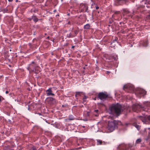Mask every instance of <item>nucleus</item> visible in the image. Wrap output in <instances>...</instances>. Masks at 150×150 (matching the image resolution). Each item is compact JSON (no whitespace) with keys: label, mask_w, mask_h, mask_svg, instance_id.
<instances>
[{"label":"nucleus","mask_w":150,"mask_h":150,"mask_svg":"<svg viewBox=\"0 0 150 150\" xmlns=\"http://www.w3.org/2000/svg\"><path fill=\"white\" fill-rule=\"evenodd\" d=\"M121 108V106L119 104L113 105L110 108L109 113L118 116L120 114Z\"/></svg>","instance_id":"1"},{"label":"nucleus","mask_w":150,"mask_h":150,"mask_svg":"<svg viewBox=\"0 0 150 150\" xmlns=\"http://www.w3.org/2000/svg\"><path fill=\"white\" fill-rule=\"evenodd\" d=\"M116 126V124L114 120L110 121L108 122L107 129L108 132H111L115 130Z\"/></svg>","instance_id":"2"},{"label":"nucleus","mask_w":150,"mask_h":150,"mask_svg":"<svg viewBox=\"0 0 150 150\" xmlns=\"http://www.w3.org/2000/svg\"><path fill=\"white\" fill-rule=\"evenodd\" d=\"M123 90L129 93H133L134 90V87L132 84H127L124 86Z\"/></svg>","instance_id":"3"},{"label":"nucleus","mask_w":150,"mask_h":150,"mask_svg":"<svg viewBox=\"0 0 150 150\" xmlns=\"http://www.w3.org/2000/svg\"><path fill=\"white\" fill-rule=\"evenodd\" d=\"M138 117L143 122L147 124V122L148 121H150V116H139Z\"/></svg>","instance_id":"4"},{"label":"nucleus","mask_w":150,"mask_h":150,"mask_svg":"<svg viewBox=\"0 0 150 150\" xmlns=\"http://www.w3.org/2000/svg\"><path fill=\"white\" fill-rule=\"evenodd\" d=\"M146 92L144 90L142 89H139L137 90L135 94L137 95L138 96L140 97L142 96H144L146 94Z\"/></svg>","instance_id":"5"},{"label":"nucleus","mask_w":150,"mask_h":150,"mask_svg":"<svg viewBox=\"0 0 150 150\" xmlns=\"http://www.w3.org/2000/svg\"><path fill=\"white\" fill-rule=\"evenodd\" d=\"M34 66L35 65L31 64L29 68L33 71H34L35 73H38L39 71L40 72V71L39 68L38 66L35 67Z\"/></svg>","instance_id":"6"},{"label":"nucleus","mask_w":150,"mask_h":150,"mask_svg":"<svg viewBox=\"0 0 150 150\" xmlns=\"http://www.w3.org/2000/svg\"><path fill=\"white\" fill-rule=\"evenodd\" d=\"M98 97L101 100H102L108 97V95L103 92H101L98 94Z\"/></svg>","instance_id":"7"},{"label":"nucleus","mask_w":150,"mask_h":150,"mask_svg":"<svg viewBox=\"0 0 150 150\" xmlns=\"http://www.w3.org/2000/svg\"><path fill=\"white\" fill-rule=\"evenodd\" d=\"M144 106L142 105L139 104H137L135 105L134 106V111H137V110H140V108H143Z\"/></svg>","instance_id":"8"},{"label":"nucleus","mask_w":150,"mask_h":150,"mask_svg":"<svg viewBox=\"0 0 150 150\" xmlns=\"http://www.w3.org/2000/svg\"><path fill=\"white\" fill-rule=\"evenodd\" d=\"M47 96H54V94L52 93V90L51 88H49L46 91Z\"/></svg>","instance_id":"9"},{"label":"nucleus","mask_w":150,"mask_h":150,"mask_svg":"<svg viewBox=\"0 0 150 150\" xmlns=\"http://www.w3.org/2000/svg\"><path fill=\"white\" fill-rule=\"evenodd\" d=\"M126 0H117L116 3L117 5H121L123 1L126 2Z\"/></svg>","instance_id":"10"},{"label":"nucleus","mask_w":150,"mask_h":150,"mask_svg":"<svg viewBox=\"0 0 150 150\" xmlns=\"http://www.w3.org/2000/svg\"><path fill=\"white\" fill-rule=\"evenodd\" d=\"M47 99L48 100H49L50 101L53 102H53H55V99L49 97V98H47Z\"/></svg>","instance_id":"11"},{"label":"nucleus","mask_w":150,"mask_h":150,"mask_svg":"<svg viewBox=\"0 0 150 150\" xmlns=\"http://www.w3.org/2000/svg\"><path fill=\"white\" fill-rule=\"evenodd\" d=\"M32 19L35 22H37L38 20L36 16H34L32 17Z\"/></svg>","instance_id":"12"},{"label":"nucleus","mask_w":150,"mask_h":150,"mask_svg":"<svg viewBox=\"0 0 150 150\" xmlns=\"http://www.w3.org/2000/svg\"><path fill=\"white\" fill-rule=\"evenodd\" d=\"M81 94H84V93L83 92H76L75 94V96L76 97H77L78 96H80Z\"/></svg>","instance_id":"13"},{"label":"nucleus","mask_w":150,"mask_h":150,"mask_svg":"<svg viewBox=\"0 0 150 150\" xmlns=\"http://www.w3.org/2000/svg\"><path fill=\"white\" fill-rule=\"evenodd\" d=\"M102 142L101 140L98 139L97 140V145H100L102 144Z\"/></svg>","instance_id":"14"},{"label":"nucleus","mask_w":150,"mask_h":150,"mask_svg":"<svg viewBox=\"0 0 150 150\" xmlns=\"http://www.w3.org/2000/svg\"><path fill=\"white\" fill-rule=\"evenodd\" d=\"M90 27V25L88 24L84 26V28L85 29H88Z\"/></svg>","instance_id":"15"},{"label":"nucleus","mask_w":150,"mask_h":150,"mask_svg":"<svg viewBox=\"0 0 150 150\" xmlns=\"http://www.w3.org/2000/svg\"><path fill=\"white\" fill-rule=\"evenodd\" d=\"M148 45V43L147 41L144 42L143 43V46L144 47H146Z\"/></svg>","instance_id":"16"},{"label":"nucleus","mask_w":150,"mask_h":150,"mask_svg":"<svg viewBox=\"0 0 150 150\" xmlns=\"http://www.w3.org/2000/svg\"><path fill=\"white\" fill-rule=\"evenodd\" d=\"M87 97L84 96V97L83 98V103H84L86 101V99L87 98Z\"/></svg>","instance_id":"17"},{"label":"nucleus","mask_w":150,"mask_h":150,"mask_svg":"<svg viewBox=\"0 0 150 150\" xmlns=\"http://www.w3.org/2000/svg\"><path fill=\"white\" fill-rule=\"evenodd\" d=\"M134 126H135V127L137 128V129L138 130H139L140 129V126L139 125L135 124Z\"/></svg>","instance_id":"18"},{"label":"nucleus","mask_w":150,"mask_h":150,"mask_svg":"<svg viewBox=\"0 0 150 150\" xmlns=\"http://www.w3.org/2000/svg\"><path fill=\"white\" fill-rule=\"evenodd\" d=\"M141 141V139H138L136 141V142L137 143H140Z\"/></svg>","instance_id":"19"},{"label":"nucleus","mask_w":150,"mask_h":150,"mask_svg":"<svg viewBox=\"0 0 150 150\" xmlns=\"http://www.w3.org/2000/svg\"><path fill=\"white\" fill-rule=\"evenodd\" d=\"M120 12L119 11H116L114 15H117V14H120Z\"/></svg>","instance_id":"20"},{"label":"nucleus","mask_w":150,"mask_h":150,"mask_svg":"<svg viewBox=\"0 0 150 150\" xmlns=\"http://www.w3.org/2000/svg\"><path fill=\"white\" fill-rule=\"evenodd\" d=\"M74 119L72 117H70L69 118V120H73Z\"/></svg>","instance_id":"21"},{"label":"nucleus","mask_w":150,"mask_h":150,"mask_svg":"<svg viewBox=\"0 0 150 150\" xmlns=\"http://www.w3.org/2000/svg\"><path fill=\"white\" fill-rule=\"evenodd\" d=\"M74 33L75 34H76L77 33V31L76 30L74 31Z\"/></svg>","instance_id":"22"},{"label":"nucleus","mask_w":150,"mask_h":150,"mask_svg":"<svg viewBox=\"0 0 150 150\" xmlns=\"http://www.w3.org/2000/svg\"><path fill=\"white\" fill-rule=\"evenodd\" d=\"M8 91H6V94H8Z\"/></svg>","instance_id":"23"},{"label":"nucleus","mask_w":150,"mask_h":150,"mask_svg":"<svg viewBox=\"0 0 150 150\" xmlns=\"http://www.w3.org/2000/svg\"><path fill=\"white\" fill-rule=\"evenodd\" d=\"M98 110H95V111L96 112H98Z\"/></svg>","instance_id":"24"},{"label":"nucleus","mask_w":150,"mask_h":150,"mask_svg":"<svg viewBox=\"0 0 150 150\" xmlns=\"http://www.w3.org/2000/svg\"><path fill=\"white\" fill-rule=\"evenodd\" d=\"M8 0L9 2H11L13 1V0Z\"/></svg>","instance_id":"25"},{"label":"nucleus","mask_w":150,"mask_h":150,"mask_svg":"<svg viewBox=\"0 0 150 150\" xmlns=\"http://www.w3.org/2000/svg\"><path fill=\"white\" fill-rule=\"evenodd\" d=\"M99 8V7H96V9H98Z\"/></svg>","instance_id":"26"},{"label":"nucleus","mask_w":150,"mask_h":150,"mask_svg":"<svg viewBox=\"0 0 150 150\" xmlns=\"http://www.w3.org/2000/svg\"><path fill=\"white\" fill-rule=\"evenodd\" d=\"M133 13H135V10H134L133 11Z\"/></svg>","instance_id":"27"},{"label":"nucleus","mask_w":150,"mask_h":150,"mask_svg":"<svg viewBox=\"0 0 150 150\" xmlns=\"http://www.w3.org/2000/svg\"><path fill=\"white\" fill-rule=\"evenodd\" d=\"M34 62H32V64H34Z\"/></svg>","instance_id":"28"},{"label":"nucleus","mask_w":150,"mask_h":150,"mask_svg":"<svg viewBox=\"0 0 150 150\" xmlns=\"http://www.w3.org/2000/svg\"><path fill=\"white\" fill-rule=\"evenodd\" d=\"M149 16V18H149V17H150V15H149V16Z\"/></svg>","instance_id":"29"},{"label":"nucleus","mask_w":150,"mask_h":150,"mask_svg":"<svg viewBox=\"0 0 150 150\" xmlns=\"http://www.w3.org/2000/svg\"><path fill=\"white\" fill-rule=\"evenodd\" d=\"M74 46H72V48H74Z\"/></svg>","instance_id":"30"},{"label":"nucleus","mask_w":150,"mask_h":150,"mask_svg":"<svg viewBox=\"0 0 150 150\" xmlns=\"http://www.w3.org/2000/svg\"><path fill=\"white\" fill-rule=\"evenodd\" d=\"M70 35H70V34H69V37H71L70 36Z\"/></svg>","instance_id":"31"},{"label":"nucleus","mask_w":150,"mask_h":150,"mask_svg":"<svg viewBox=\"0 0 150 150\" xmlns=\"http://www.w3.org/2000/svg\"><path fill=\"white\" fill-rule=\"evenodd\" d=\"M95 116H97L98 115H95Z\"/></svg>","instance_id":"32"},{"label":"nucleus","mask_w":150,"mask_h":150,"mask_svg":"<svg viewBox=\"0 0 150 150\" xmlns=\"http://www.w3.org/2000/svg\"><path fill=\"white\" fill-rule=\"evenodd\" d=\"M94 100H96V98H95L94 99Z\"/></svg>","instance_id":"33"},{"label":"nucleus","mask_w":150,"mask_h":150,"mask_svg":"<svg viewBox=\"0 0 150 150\" xmlns=\"http://www.w3.org/2000/svg\"><path fill=\"white\" fill-rule=\"evenodd\" d=\"M10 51H11V50H10Z\"/></svg>","instance_id":"34"},{"label":"nucleus","mask_w":150,"mask_h":150,"mask_svg":"<svg viewBox=\"0 0 150 150\" xmlns=\"http://www.w3.org/2000/svg\"><path fill=\"white\" fill-rule=\"evenodd\" d=\"M71 150V149H69V150Z\"/></svg>","instance_id":"35"}]
</instances>
